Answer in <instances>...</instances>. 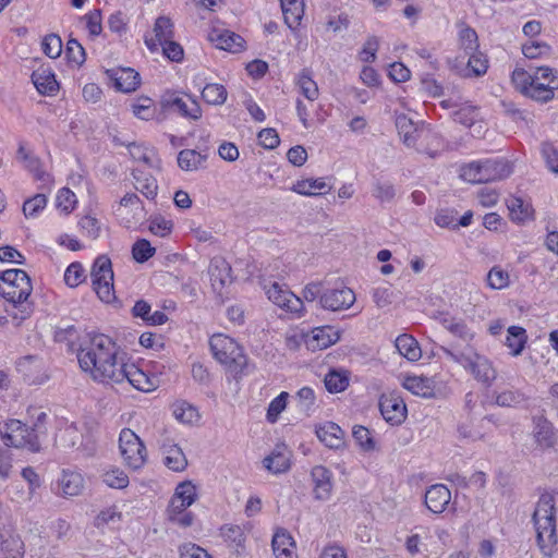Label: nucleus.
I'll return each instance as SVG.
<instances>
[{
    "instance_id": "obj_4",
    "label": "nucleus",
    "mask_w": 558,
    "mask_h": 558,
    "mask_svg": "<svg viewBox=\"0 0 558 558\" xmlns=\"http://www.w3.org/2000/svg\"><path fill=\"white\" fill-rule=\"evenodd\" d=\"M209 345L215 359L225 365L230 373L235 376L242 374L247 365V357L234 339L217 333L210 338Z\"/></svg>"
},
{
    "instance_id": "obj_27",
    "label": "nucleus",
    "mask_w": 558,
    "mask_h": 558,
    "mask_svg": "<svg viewBox=\"0 0 558 558\" xmlns=\"http://www.w3.org/2000/svg\"><path fill=\"white\" fill-rule=\"evenodd\" d=\"M210 281L214 289L223 288L232 282L231 266L222 257H215L211 259L209 266Z\"/></svg>"
},
{
    "instance_id": "obj_48",
    "label": "nucleus",
    "mask_w": 558,
    "mask_h": 558,
    "mask_svg": "<svg viewBox=\"0 0 558 558\" xmlns=\"http://www.w3.org/2000/svg\"><path fill=\"white\" fill-rule=\"evenodd\" d=\"M508 209L510 210V217L513 221L523 222L531 218V209L523 199L513 197L508 201Z\"/></svg>"
},
{
    "instance_id": "obj_45",
    "label": "nucleus",
    "mask_w": 558,
    "mask_h": 558,
    "mask_svg": "<svg viewBox=\"0 0 558 558\" xmlns=\"http://www.w3.org/2000/svg\"><path fill=\"white\" fill-rule=\"evenodd\" d=\"M486 282L490 289L501 290L509 286L510 277L500 266H494L486 276Z\"/></svg>"
},
{
    "instance_id": "obj_23",
    "label": "nucleus",
    "mask_w": 558,
    "mask_h": 558,
    "mask_svg": "<svg viewBox=\"0 0 558 558\" xmlns=\"http://www.w3.org/2000/svg\"><path fill=\"white\" fill-rule=\"evenodd\" d=\"M161 452L163 454L165 465L173 472H182L187 466V459L183 450L169 440L162 442Z\"/></svg>"
},
{
    "instance_id": "obj_53",
    "label": "nucleus",
    "mask_w": 558,
    "mask_h": 558,
    "mask_svg": "<svg viewBox=\"0 0 558 558\" xmlns=\"http://www.w3.org/2000/svg\"><path fill=\"white\" fill-rule=\"evenodd\" d=\"M41 48L44 53L51 59L60 57L62 52L61 37L53 33L46 35L43 39Z\"/></svg>"
},
{
    "instance_id": "obj_8",
    "label": "nucleus",
    "mask_w": 558,
    "mask_h": 558,
    "mask_svg": "<svg viewBox=\"0 0 558 558\" xmlns=\"http://www.w3.org/2000/svg\"><path fill=\"white\" fill-rule=\"evenodd\" d=\"M94 290L99 299L106 303L114 300L113 271L111 260L106 255L98 256L92 268Z\"/></svg>"
},
{
    "instance_id": "obj_35",
    "label": "nucleus",
    "mask_w": 558,
    "mask_h": 558,
    "mask_svg": "<svg viewBox=\"0 0 558 558\" xmlns=\"http://www.w3.org/2000/svg\"><path fill=\"white\" fill-rule=\"evenodd\" d=\"M32 81L37 90L44 95H53L59 88L54 74L48 70L33 72Z\"/></svg>"
},
{
    "instance_id": "obj_50",
    "label": "nucleus",
    "mask_w": 558,
    "mask_h": 558,
    "mask_svg": "<svg viewBox=\"0 0 558 558\" xmlns=\"http://www.w3.org/2000/svg\"><path fill=\"white\" fill-rule=\"evenodd\" d=\"M522 53L529 59L544 58L551 53V47L544 41L531 40L522 45Z\"/></svg>"
},
{
    "instance_id": "obj_63",
    "label": "nucleus",
    "mask_w": 558,
    "mask_h": 558,
    "mask_svg": "<svg viewBox=\"0 0 558 558\" xmlns=\"http://www.w3.org/2000/svg\"><path fill=\"white\" fill-rule=\"evenodd\" d=\"M46 204V196L44 194H37L24 202L23 213L27 218L35 217L40 210L45 208Z\"/></svg>"
},
{
    "instance_id": "obj_17",
    "label": "nucleus",
    "mask_w": 558,
    "mask_h": 558,
    "mask_svg": "<svg viewBox=\"0 0 558 558\" xmlns=\"http://www.w3.org/2000/svg\"><path fill=\"white\" fill-rule=\"evenodd\" d=\"M313 495L317 500L326 501L332 494V473L324 465H316L311 471Z\"/></svg>"
},
{
    "instance_id": "obj_24",
    "label": "nucleus",
    "mask_w": 558,
    "mask_h": 558,
    "mask_svg": "<svg viewBox=\"0 0 558 558\" xmlns=\"http://www.w3.org/2000/svg\"><path fill=\"white\" fill-rule=\"evenodd\" d=\"M272 553L276 558H296L295 542L284 529H278L271 541Z\"/></svg>"
},
{
    "instance_id": "obj_40",
    "label": "nucleus",
    "mask_w": 558,
    "mask_h": 558,
    "mask_svg": "<svg viewBox=\"0 0 558 558\" xmlns=\"http://www.w3.org/2000/svg\"><path fill=\"white\" fill-rule=\"evenodd\" d=\"M228 92L221 84H206L202 88V98L208 104L220 106L227 100Z\"/></svg>"
},
{
    "instance_id": "obj_51",
    "label": "nucleus",
    "mask_w": 558,
    "mask_h": 558,
    "mask_svg": "<svg viewBox=\"0 0 558 558\" xmlns=\"http://www.w3.org/2000/svg\"><path fill=\"white\" fill-rule=\"evenodd\" d=\"M349 385V378L345 374L330 371L325 376V387L331 393L343 391Z\"/></svg>"
},
{
    "instance_id": "obj_14",
    "label": "nucleus",
    "mask_w": 558,
    "mask_h": 558,
    "mask_svg": "<svg viewBox=\"0 0 558 558\" xmlns=\"http://www.w3.org/2000/svg\"><path fill=\"white\" fill-rule=\"evenodd\" d=\"M532 436L536 447L542 450L554 449L558 441L556 429L551 422L543 415L533 416Z\"/></svg>"
},
{
    "instance_id": "obj_21",
    "label": "nucleus",
    "mask_w": 558,
    "mask_h": 558,
    "mask_svg": "<svg viewBox=\"0 0 558 558\" xmlns=\"http://www.w3.org/2000/svg\"><path fill=\"white\" fill-rule=\"evenodd\" d=\"M107 74L113 81L116 89L123 93L134 92L141 83L140 74L131 68L108 70Z\"/></svg>"
},
{
    "instance_id": "obj_47",
    "label": "nucleus",
    "mask_w": 558,
    "mask_h": 558,
    "mask_svg": "<svg viewBox=\"0 0 558 558\" xmlns=\"http://www.w3.org/2000/svg\"><path fill=\"white\" fill-rule=\"evenodd\" d=\"M460 48L464 50L465 54L475 52L478 49V39L476 32L469 27L463 26L459 32Z\"/></svg>"
},
{
    "instance_id": "obj_30",
    "label": "nucleus",
    "mask_w": 558,
    "mask_h": 558,
    "mask_svg": "<svg viewBox=\"0 0 558 558\" xmlns=\"http://www.w3.org/2000/svg\"><path fill=\"white\" fill-rule=\"evenodd\" d=\"M264 466L274 474L284 473L290 469V453L286 447L277 446L274 451L267 456Z\"/></svg>"
},
{
    "instance_id": "obj_55",
    "label": "nucleus",
    "mask_w": 558,
    "mask_h": 558,
    "mask_svg": "<svg viewBox=\"0 0 558 558\" xmlns=\"http://www.w3.org/2000/svg\"><path fill=\"white\" fill-rule=\"evenodd\" d=\"M353 438L364 451H373L376 448L375 440L371 436V432L361 425H356L352 430Z\"/></svg>"
},
{
    "instance_id": "obj_46",
    "label": "nucleus",
    "mask_w": 558,
    "mask_h": 558,
    "mask_svg": "<svg viewBox=\"0 0 558 558\" xmlns=\"http://www.w3.org/2000/svg\"><path fill=\"white\" fill-rule=\"evenodd\" d=\"M133 114L142 120H150L154 118L156 108L154 107V101L149 97H140L132 105Z\"/></svg>"
},
{
    "instance_id": "obj_7",
    "label": "nucleus",
    "mask_w": 558,
    "mask_h": 558,
    "mask_svg": "<svg viewBox=\"0 0 558 558\" xmlns=\"http://www.w3.org/2000/svg\"><path fill=\"white\" fill-rule=\"evenodd\" d=\"M0 435L5 446L24 448L32 451L39 450L38 437L34 428L29 429L19 420H10L0 427Z\"/></svg>"
},
{
    "instance_id": "obj_11",
    "label": "nucleus",
    "mask_w": 558,
    "mask_h": 558,
    "mask_svg": "<svg viewBox=\"0 0 558 558\" xmlns=\"http://www.w3.org/2000/svg\"><path fill=\"white\" fill-rule=\"evenodd\" d=\"M266 294L275 305L286 310L296 317L303 316L305 307L302 299L290 290L283 289L279 283H271V286L266 290Z\"/></svg>"
},
{
    "instance_id": "obj_58",
    "label": "nucleus",
    "mask_w": 558,
    "mask_h": 558,
    "mask_svg": "<svg viewBox=\"0 0 558 558\" xmlns=\"http://www.w3.org/2000/svg\"><path fill=\"white\" fill-rule=\"evenodd\" d=\"M525 400V396L519 390H504L496 395L495 401L500 407H517Z\"/></svg>"
},
{
    "instance_id": "obj_9",
    "label": "nucleus",
    "mask_w": 558,
    "mask_h": 558,
    "mask_svg": "<svg viewBox=\"0 0 558 558\" xmlns=\"http://www.w3.org/2000/svg\"><path fill=\"white\" fill-rule=\"evenodd\" d=\"M120 453L125 464L133 469H141L147 459V451L141 438L130 428H123L119 435Z\"/></svg>"
},
{
    "instance_id": "obj_60",
    "label": "nucleus",
    "mask_w": 558,
    "mask_h": 558,
    "mask_svg": "<svg viewBox=\"0 0 558 558\" xmlns=\"http://www.w3.org/2000/svg\"><path fill=\"white\" fill-rule=\"evenodd\" d=\"M155 247L145 239L136 241L132 247L133 258L138 263L148 260L155 254Z\"/></svg>"
},
{
    "instance_id": "obj_37",
    "label": "nucleus",
    "mask_w": 558,
    "mask_h": 558,
    "mask_svg": "<svg viewBox=\"0 0 558 558\" xmlns=\"http://www.w3.org/2000/svg\"><path fill=\"white\" fill-rule=\"evenodd\" d=\"M507 333L505 344L510 349V354L513 356L520 355L527 341L525 329L519 326H511L508 328Z\"/></svg>"
},
{
    "instance_id": "obj_2",
    "label": "nucleus",
    "mask_w": 558,
    "mask_h": 558,
    "mask_svg": "<svg viewBox=\"0 0 558 558\" xmlns=\"http://www.w3.org/2000/svg\"><path fill=\"white\" fill-rule=\"evenodd\" d=\"M532 521L536 531V542L545 557L558 555V536L556 530L555 497L550 493L541 495Z\"/></svg>"
},
{
    "instance_id": "obj_33",
    "label": "nucleus",
    "mask_w": 558,
    "mask_h": 558,
    "mask_svg": "<svg viewBox=\"0 0 558 558\" xmlns=\"http://www.w3.org/2000/svg\"><path fill=\"white\" fill-rule=\"evenodd\" d=\"M284 23L290 29H295L304 15L303 0H280Z\"/></svg>"
},
{
    "instance_id": "obj_12",
    "label": "nucleus",
    "mask_w": 558,
    "mask_h": 558,
    "mask_svg": "<svg viewBox=\"0 0 558 558\" xmlns=\"http://www.w3.org/2000/svg\"><path fill=\"white\" fill-rule=\"evenodd\" d=\"M355 293L352 289L341 286L326 289L320 295V306L327 311H343L350 308L355 302Z\"/></svg>"
},
{
    "instance_id": "obj_13",
    "label": "nucleus",
    "mask_w": 558,
    "mask_h": 558,
    "mask_svg": "<svg viewBox=\"0 0 558 558\" xmlns=\"http://www.w3.org/2000/svg\"><path fill=\"white\" fill-rule=\"evenodd\" d=\"M379 410L385 421L391 425H400L407 418V405L396 392L380 396Z\"/></svg>"
},
{
    "instance_id": "obj_49",
    "label": "nucleus",
    "mask_w": 558,
    "mask_h": 558,
    "mask_svg": "<svg viewBox=\"0 0 558 558\" xmlns=\"http://www.w3.org/2000/svg\"><path fill=\"white\" fill-rule=\"evenodd\" d=\"M373 196L380 203H390L396 196V187L391 182L378 179L373 184Z\"/></svg>"
},
{
    "instance_id": "obj_25",
    "label": "nucleus",
    "mask_w": 558,
    "mask_h": 558,
    "mask_svg": "<svg viewBox=\"0 0 558 558\" xmlns=\"http://www.w3.org/2000/svg\"><path fill=\"white\" fill-rule=\"evenodd\" d=\"M481 168L483 183L506 179L512 172V168L509 162L497 159L481 161Z\"/></svg>"
},
{
    "instance_id": "obj_18",
    "label": "nucleus",
    "mask_w": 558,
    "mask_h": 558,
    "mask_svg": "<svg viewBox=\"0 0 558 558\" xmlns=\"http://www.w3.org/2000/svg\"><path fill=\"white\" fill-rule=\"evenodd\" d=\"M160 105L163 109H173L178 111L184 118L198 120L202 117L201 106L195 99H192L191 105L189 106L175 94H167L162 96Z\"/></svg>"
},
{
    "instance_id": "obj_32",
    "label": "nucleus",
    "mask_w": 558,
    "mask_h": 558,
    "mask_svg": "<svg viewBox=\"0 0 558 558\" xmlns=\"http://www.w3.org/2000/svg\"><path fill=\"white\" fill-rule=\"evenodd\" d=\"M132 314L134 317L143 319L150 326L163 325L168 320L167 315L161 311H155L151 313L150 304L144 300H138L134 304Z\"/></svg>"
},
{
    "instance_id": "obj_29",
    "label": "nucleus",
    "mask_w": 558,
    "mask_h": 558,
    "mask_svg": "<svg viewBox=\"0 0 558 558\" xmlns=\"http://www.w3.org/2000/svg\"><path fill=\"white\" fill-rule=\"evenodd\" d=\"M124 374V380L137 390L150 391L156 387V381L133 363H126Z\"/></svg>"
},
{
    "instance_id": "obj_41",
    "label": "nucleus",
    "mask_w": 558,
    "mask_h": 558,
    "mask_svg": "<svg viewBox=\"0 0 558 558\" xmlns=\"http://www.w3.org/2000/svg\"><path fill=\"white\" fill-rule=\"evenodd\" d=\"M296 85L301 92V94L311 102L316 100L319 95L318 86L316 82L312 78L310 72L307 70H303L296 81Z\"/></svg>"
},
{
    "instance_id": "obj_5",
    "label": "nucleus",
    "mask_w": 558,
    "mask_h": 558,
    "mask_svg": "<svg viewBox=\"0 0 558 558\" xmlns=\"http://www.w3.org/2000/svg\"><path fill=\"white\" fill-rule=\"evenodd\" d=\"M444 351L448 357L469 371L477 381L490 386L496 379L497 373L492 362L486 356L476 353L473 349L469 348L461 352H453L449 349H444Z\"/></svg>"
},
{
    "instance_id": "obj_20",
    "label": "nucleus",
    "mask_w": 558,
    "mask_h": 558,
    "mask_svg": "<svg viewBox=\"0 0 558 558\" xmlns=\"http://www.w3.org/2000/svg\"><path fill=\"white\" fill-rule=\"evenodd\" d=\"M154 37H145V45L147 48L155 52L158 50L160 44L173 38L174 26L170 17L159 16L156 19L154 24Z\"/></svg>"
},
{
    "instance_id": "obj_28",
    "label": "nucleus",
    "mask_w": 558,
    "mask_h": 558,
    "mask_svg": "<svg viewBox=\"0 0 558 558\" xmlns=\"http://www.w3.org/2000/svg\"><path fill=\"white\" fill-rule=\"evenodd\" d=\"M319 440L330 449H338L343 445V430L333 422H326L316 429Z\"/></svg>"
},
{
    "instance_id": "obj_57",
    "label": "nucleus",
    "mask_w": 558,
    "mask_h": 558,
    "mask_svg": "<svg viewBox=\"0 0 558 558\" xmlns=\"http://www.w3.org/2000/svg\"><path fill=\"white\" fill-rule=\"evenodd\" d=\"M174 417L182 423H193L198 418V412L193 405L181 402L173 407Z\"/></svg>"
},
{
    "instance_id": "obj_36",
    "label": "nucleus",
    "mask_w": 558,
    "mask_h": 558,
    "mask_svg": "<svg viewBox=\"0 0 558 558\" xmlns=\"http://www.w3.org/2000/svg\"><path fill=\"white\" fill-rule=\"evenodd\" d=\"M207 155L194 149H183L178 155V165L184 171H195L203 168Z\"/></svg>"
},
{
    "instance_id": "obj_6",
    "label": "nucleus",
    "mask_w": 558,
    "mask_h": 558,
    "mask_svg": "<svg viewBox=\"0 0 558 558\" xmlns=\"http://www.w3.org/2000/svg\"><path fill=\"white\" fill-rule=\"evenodd\" d=\"M396 128L404 145L408 147H415L417 151L427 154L434 157V150L424 146L423 142L427 140L440 143V135L429 129L416 128L413 121L405 114H398L396 117Z\"/></svg>"
},
{
    "instance_id": "obj_34",
    "label": "nucleus",
    "mask_w": 558,
    "mask_h": 558,
    "mask_svg": "<svg viewBox=\"0 0 558 558\" xmlns=\"http://www.w3.org/2000/svg\"><path fill=\"white\" fill-rule=\"evenodd\" d=\"M133 178L135 180V189L146 198L155 199L158 194L157 180L140 168L133 170Z\"/></svg>"
},
{
    "instance_id": "obj_38",
    "label": "nucleus",
    "mask_w": 558,
    "mask_h": 558,
    "mask_svg": "<svg viewBox=\"0 0 558 558\" xmlns=\"http://www.w3.org/2000/svg\"><path fill=\"white\" fill-rule=\"evenodd\" d=\"M395 345L399 353L409 361H417L422 355L417 341L409 335L399 336L396 339Z\"/></svg>"
},
{
    "instance_id": "obj_31",
    "label": "nucleus",
    "mask_w": 558,
    "mask_h": 558,
    "mask_svg": "<svg viewBox=\"0 0 558 558\" xmlns=\"http://www.w3.org/2000/svg\"><path fill=\"white\" fill-rule=\"evenodd\" d=\"M58 485L62 496H77L84 488V480L81 473L64 470Z\"/></svg>"
},
{
    "instance_id": "obj_3",
    "label": "nucleus",
    "mask_w": 558,
    "mask_h": 558,
    "mask_svg": "<svg viewBox=\"0 0 558 558\" xmlns=\"http://www.w3.org/2000/svg\"><path fill=\"white\" fill-rule=\"evenodd\" d=\"M118 353V347L111 338L96 335L77 352L81 368L95 379V371L109 361L112 354Z\"/></svg>"
},
{
    "instance_id": "obj_44",
    "label": "nucleus",
    "mask_w": 558,
    "mask_h": 558,
    "mask_svg": "<svg viewBox=\"0 0 558 558\" xmlns=\"http://www.w3.org/2000/svg\"><path fill=\"white\" fill-rule=\"evenodd\" d=\"M442 325L449 332L464 341H470L473 339V332L462 319L444 318Z\"/></svg>"
},
{
    "instance_id": "obj_52",
    "label": "nucleus",
    "mask_w": 558,
    "mask_h": 558,
    "mask_svg": "<svg viewBox=\"0 0 558 558\" xmlns=\"http://www.w3.org/2000/svg\"><path fill=\"white\" fill-rule=\"evenodd\" d=\"M221 535L229 542L236 550L244 548L246 541L243 530L238 525H223L221 527Z\"/></svg>"
},
{
    "instance_id": "obj_39",
    "label": "nucleus",
    "mask_w": 558,
    "mask_h": 558,
    "mask_svg": "<svg viewBox=\"0 0 558 558\" xmlns=\"http://www.w3.org/2000/svg\"><path fill=\"white\" fill-rule=\"evenodd\" d=\"M16 158L23 162L24 167L33 173L36 180H45V171L41 169L39 158L26 150L22 144L19 147Z\"/></svg>"
},
{
    "instance_id": "obj_64",
    "label": "nucleus",
    "mask_w": 558,
    "mask_h": 558,
    "mask_svg": "<svg viewBox=\"0 0 558 558\" xmlns=\"http://www.w3.org/2000/svg\"><path fill=\"white\" fill-rule=\"evenodd\" d=\"M452 119L456 122L470 128L476 119V108L470 105L462 106L452 113Z\"/></svg>"
},
{
    "instance_id": "obj_16",
    "label": "nucleus",
    "mask_w": 558,
    "mask_h": 558,
    "mask_svg": "<svg viewBox=\"0 0 558 558\" xmlns=\"http://www.w3.org/2000/svg\"><path fill=\"white\" fill-rule=\"evenodd\" d=\"M0 550L4 558L24 556V544L12 524L0 525Z\"/></svg>"
},
{
    "instance_id": "obj_15",
    "label": "nucleus",
    "mask_w": 558,
    "mask_h": 558,
    "mask_svg": "<svg viewBox=\"0 0 558 558\" xmlns=\"http://www.w3.org/2000/svg\"><path fill=\"white\" fill-rule=\"evenodd\" d=\"M125 366L123 359H119L118 353H114L106 364L95 371L94 380L106 385L121 384L124 381Z\"/></svg>"
},
{
    "instance_id": "obj_62",
    "label": "nucleus",
    "mask_w": 558,
    "mask_h": 558,
    "mask_svg": "<svg viewBox=\"0 0 558 558\" xmlns=\"http://www.w3.org/2000/svg\"><path fill=\"white\" fill-rule=\"evenodd\" d=\"M289 393L282 391L278 397H276L268 407L267 410V420L270 423H275L278 420L279 414L286 409Z\"/></svg>"
},
{
    "instance_id": "obj_59",
    "label": "nucleus",
    "mask_w": 558,
    "mask_h": 558,
    "mask_svg": "<svg viewBox=\"0 0 558 558\" xmlns=\"http://www.w3.org/2000/svg\"><path fill=\"white\" fill-rule=\"evenodd\" d=\"M468 56V71L475 76L485 74L488 65L487 59L484 57V54L476 50L475 52H471Z\"/></svg>"
},
{
    "instance_id": "obj_43",
    "label": "nucleus",
    "mask_w": 558,
    "mask_h": 558,
    "mask_svg": "<svg viewBox=\"0 0 558 558\" xmlns=\"http://www.w3.org/2000/svg\"><path fill=\"white\" fill-rule=\"evenodd\" d=\"M534 72L530 73L524 69H515L512 72L511 81L515 89L522 95L530 98V92L533 84Z\"/></svg>"
},
{
    "instance_id": "obj_19",
    "label": "nucleus",
    "mask_w": 558,
    "mask_h": 558,
    "mask_svg": "<svg viewBox=\"0 0 558 558\" xmlns=\"http://www.w3.org/2000/svg\"><path fill=\"white\" fill-rule=\"evenodd\" d=\"M451 500V493L444 484L432 485L425 493L424 502L433 513H442Z\"/></svg>"
},
{
    "instance_id": "obj_10",
    "label": "nucleus",
    "mask_w": 558,
    "mask_h": 558,
    "mask_svg": "<svg viewBox=\"0 0 558 558\" xmlns=\"http://www.w3.org/2000/svg\"><path fill=\"white\" fill-rule=\"evenodd\" d=\"M558 89V71L549 66H539L534 71L530 98L537 102H548L554 99Z\"/></svg>"
},
{
    "instance_id": "obj_42",
    "label": "nucleus",
    "mask_w": 558,
    "mask_h": 558,
    "mask_svg": "<svg viewBox=\"0 0 558 558\" xmlns=\"http://www.w3.org/2000/svg\"><path fill=\"white\" fill-rule=\"evenodd\" d=\"M403 387L407 390L411 391L413 395L420 397L426 398L432 396V387L427 378L418 376H408L403 381Z\"/></svg>"
},
{
    "instance_id": "obj_1",
    "label": "nucleus",
    "mask_w": 558,
    "mask_h": 558,
    "mask_svg": "<svg viewBox=\"0 0 558 558\" xmlns=\"http://www.w3.org/2000/svg\"><path fill=\"white\" fill-rule=\"evenodd\" d=\"M33 291L29 276L22 269H8L0 275V296L5 300V313L16 326L28 319L34 304L28 300Z\"/></svg>"
},
{
    "instance_id": "obj_61",
    "label": "nucleus",
    "mask_w": 558,
    "mask_h": 558,
    "mask_svg": "<svg viewBox=\"0 0 558 558\" xmlns=\"http://www.w3.org/2000/svg\"><path fill=\"white\" fill-rule=\"evenodd\" d=\"M85 280L84 268L80 263H72L64 272V281L71 287L75 288Z\"/></svg>"
},
{
    "instance_id": "obj_26",
    "label": "nucleus",
    "mask_w": 558,
    "mask_h": 558,
    "mask_svg": "<svg viewBox=\"0 0 558 558\" xmlns=\"http://www.w3.org/2000/svg\"><path fill=\"white\" fill-rule=\"evenodd\" d=\"M209 39L217 48L231 52L241 51L244 43L240 35L227 29H214L209 34Z\"/></svg>"
},
{
    "instance_id": "obj_56",
    "label": "nucleus",
    "mask_w": 558,
    "mask_h": 558,
    "mask_svg": "<svg viewBox=\"0 0 558 558\" xmlns=\"http://www.w3.org/2000/svg\"><path fill=\"white\" fill-rule=\"evenodd\" d=\"M86 23V28L92 38L99 36L102 32V16L99 9L89 11L83 16Z\"/></svg>"
},
{
    "instance_id": "obj_22",
    "label": "nucleus",
    "mask_w": 558,
    "mask_h": 558,
    "mask_svg": "<svg viewBox=\"0 0 558 558\" xmlns=\"http://www.w3.org/2000/svg\"><path fill=\"white\" fill-rule=\"evenodd\" d=\"M196 486L192 482L180 483L171 499L170 512L180 514L196 500Z\"/></svg>"
},
{
    "instance_id": "obj_54",
    "label": "nucleus",
    "mask_w": 558,
    "mask_h": 558,
    "mask_svg": "<svg viewBox=\"0 0 558 558\" xmlns=\"http://www.w3.org/2000/svg\"><path fill=\"white\" fill-rule=\"evenodd\" d=\"M102 481L111 488H125L129 485V476L119 469H112L102 474Z\"/></svg>"
}]
</instances>
